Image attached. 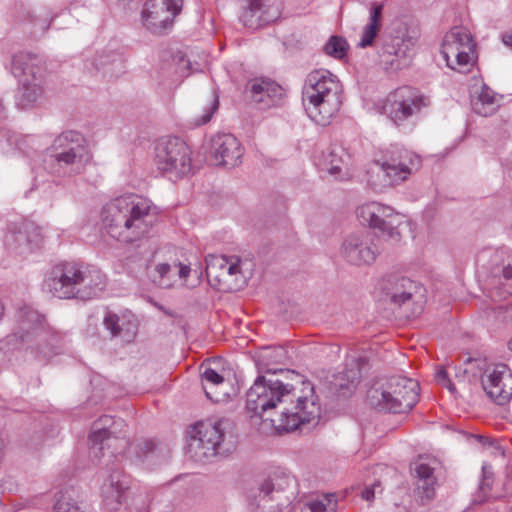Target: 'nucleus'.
I'll return each instance as SVG.
<instances>
[{"label": "nucleus", "instance_id": "nucleus-33", "mask_svg": "<svg viewBox=\"0 0 512 512\" xmlns=\"http://www.w3.org/2000/svg\"><path fill=\"white\" fill-rule=\"evenodd\" d=\"M218 108L219 95L217 94L216 91H213L210 94L209 98L207 99L206 103L202 107V115L194 119V124L196 126H201L208 123L211 120L213 114L218 110Z\"/></svg>", "mask_w": 512, "mask_h": 512}, {"label": "nucleus", "instance_id": "nucleus-28", "mask_svg": "<svg viewBox=\"0 0 512 512\" xmlns=\"http://www.w3.org/2000/svg\"><path fill=\"white\" fill-rule=\"evenodd\" d=\"M229 257L224 255L209 256L206 262V276L209 283L218 290L225 291L226 280V266Z\"/></svg>", "mask_w": 512, "mask_h": 512}, {"label": "nucleus", "instance_id": "nucleus-32", "mask_svg": "<svg viewBox=\"0 0 512 512\" xmlns=\"http://www.w3.org/2000/svg\"><path fill=\"white\" fill-rule=\"evenodd\" d=\"M242 261L237 256H230L226 266L225 291L241 289L246 284V277L241 269Z\"/></svg>", "mask_w": 512, "mask_h": 512}, {"label": "nucleus", "instance_id": "nucleus-14", "mask_svg": "<svg viewBox=\"0 0 512 512\" xmlns=\"http://www.w3.org/2000/svg\"><path fill=\"white\" fill-rule=\"evenodd\" d=\"M183 0H146L141 11L142 25L151 33L162 35L182 11Z\"/></svg>", "mask_w": 512, "mask_h": 512}, {"label": "nucleus", "instance_id": "nucleus-37", "mask_svg": "<svg viewBox=\"0 0 512 512\" xmlns=\"http://www.w3.org/2000/svg\"><path fill=\"white\" fill-rule=\"evenodd\" d=\"M55 512H86L79 503L72 498V496L68 493H62L61 496L57 499L55 506Z\"/></svg>", "mask_w": 512, "mask_h": 512}, {"label": "nucleus", "instance_id": "nucleus-44", "mask_svg": "<svg viewBox=\"0 0 512 512\" xmlns=\"http://www.w3.org/2000/svg\"><path fill=\"white\" fill-rule=\"evenodd\" d=\"M377 487H379V484H373L371 487H365L361 492L362 499L372 501L375 497V489Z\"/></svg>", "mask_w": 512, "mask_h": 512}, {"label": "nucleus", "instance_id": "nucleus-39", "mask_svg": "<svg viewBox=\"0 0 512 512\" xmlns=\"http://www.w3.org/2000/svg\"><path fill=\"white\" fill-rule=\"evenodd\" d=\"M343 376L347 379L349 384L352 386L357 385L361 379V372L357 362H353L351 367H348L344 372Z\"/></svg>", "mask_w": 512, "mask_h": 512}, {"label": "nucleus", "instance_id": "nucleus-40", "mask_svg": "<svg viewBox=\"0 0 512 512\" xmlns=\"http://www.w3.org/2000/svg\"><path fill=\"white\" fill-rule=\"evenodd\" d=\"M327 503H330V500L325 496L322 499L311 500L306 506L311 512H326Z\"/></svg>", "mask_w": 512, "mask_h": 512}, {"label": "nucleus", "instance_id": "nucleus-6", "mask_svg": "<svg viewBox=\"0 0 512 512\" xmlns=\"http://www.w3.org/2000/svg\"><path fill=\"white\" fill-rule=\"evenodd\" d=\"M418 382L393 376L376 382L368 391L369 404L378 411L401 414L410 411L419 397Z\"/></svg>", "mask_w": 512, "mask_h": 512}, {"label": "nucleus", "instance_id": "nucleus-22", "mask_svg": "<svg viewBox=\"0 0 512 512\" xmlns=\"http://www.w3.org/2000/svg\"><path fill=\"white\" fill-rule=\"evenodd\" d=\"M16 318L17 329L14 335L22 343L40 340L45 335L43 318L37 311L24 307L17 312Z\"/></svg>", "mask_w": 512, "mask_h": 512}, {"label": "nucleus", "instance_id": "nucleus-25", "mask_svg": "<svg viewBox=\"0 0 512 512\" xmlns=\"http://www.w3.org/2000/svg\"><path fill=\"white\" fill-rule=\"evenodd\" d=\"M103 324L111 333L112 337H121L124 341L130 342L137 333V322L133 315H117L107 312Z\"/></svg>", "mask_w": 512, "mask_h": 512}, {"label": "nucleus", "instance_id": "nucleus-48", "mask_svg": "<svg viewBox=\"0 0 512 512\" xmlns=\"http://www.w3.org/2000/svg\"><path fill=\"white\" fill-rule=\"evenodd\" d=\"M36 349L38 350V353L36 354V358L39 361L45 360L48 356L47 353L40 346H37Z\"/></svg>", "mask_w": 512, "mask_h": 512}, {"label": "nucleus", "instance_id": "nucleus-7", "mask_svg": "<svg viewBox=\"0 0 512 512\" xmlns=\"http://www.w3.org/2000/svg\"><path fill=\"white\" fill-rule=\"evenodd\" d=\"M89 441L90 455L94 459L101 461L106 454L109 458H122L130 444L127 437V424L121 418L101 416L93 423Z\"/></svg>", "mask_w": 512, "mask_h": 512}, {"label": "nucleus", "instance_id": "nucleus-47", "mask_svg": "<svg viewBox=\"0 0 512 512\" xmlns=\"http://www.w3.org/2000/svg\"><path fill=\"white\" fill-rule=\"evenodd\" d=\"M501 309H503V312H504V316L503 318L506 320V321H510L512 322V306H506V307H501Z\"/></svg>", "mask_w": 512, "mask_h": 512}, {"label": "nucleus", "instance_id": "nucleus-3", "mask_svg": "<svg viewBox=\"0 0 512 512\" xmlns=\"http://www.w3.org/2000/svg\"><path fill=\"white\" fill-rule=\"evenodd\" d=\"M45 284L60 299H91L106 286L98 268L78 262H62L52 267Z\"/></svg>", "mask_w": 512, "mask_h": 512}, {"label": "nucleus", "instance_id": "nucleus-9", "mask_svg": "<svg viewBox=\"0 0 512 512\" xmlns=\"http://www.w3.org/2000/svg\"><path fill=\"white\" fill-rule=\"evenodd\" d=\"M11 71L19 82L18 103L29 106L43 95V67L40 59L31 53L20 52L13 56Z\"/></svg>", "mask_w": 512, "mask_h": 512}, {"label": "nucleus", "instance_id": "nucleus-2", "mask_svg": "<svg viewBox=\"0 0 512 512\" xmlns=\"http://www.w3.org/2000/svg\"><path fill=\"white\" fill-rule=\"evenodd\" d=\"M120 195L102 209V224L111 238L124 244L146 238L158 221V208L147 198Z\"/></svg>", "mask_w": 512, "mask_h": 512}, {"label": "nucleus", "instance_id": "nucleus-42", "mask_svg": "<svg viewBox=\"0 0 512 512\" xmlns=\"http://www.w3.org/2000/svg\"><path fill=\"white\" fill-rule=\"evenodd\" d=\"M138 448L139 452H137V457L142 459L143 457L148 456L150 453H153L155 444L151 440H145L138 445Z\"/></svg>", "mask_w": 512, "mask_h": 512}, {"label": "nucleus", "instance_id": "nucleus-17", "mask_svg": "<svg viewBox=\"0 0 512 512\" xmlns=\"http://www.w3.org/2000/svg\"><path fill=\"white\" fill-rule=\"evenodd\" d=\"M384 174L386 185H396L405 181L420 166V158L414 153L399 149L391 152L383 160L376 161Z\"/></svg>", "mask_w": 512, "mask_h": 512}, {"label": "nucleus", "instance_id": "nucleus-18", "mask_svg": "<svg viewBox=\"0 0 512 512\" xmlns=\"http://www.w3.org/2000/svg\"><path fill=\"white\" fill-rule=\"evenodd\" d=\"M244 148L230 133H219L210 140L208 158L215 166L234 168L241 164Z\"/></svg>", "mask_w": 512, "mask_h": 512}, {"label": "nucleus", "instance_id": "nucleus-8", "mask_svg": "<svg viewBox=\"0 0 512 512\" xmlns=\"http://www.w3.org/2000/svg\"><path fill=\"white\" fill-rule=\"evenodd\" d=\"M231 423L227 419L206 420L195 424L189 431L187 453L202 462L220 452Z\"/></svg>", "mask_w": 512, "mask_h": 512}, {"label": "nucleus", "instance_id": "nucleus-27", "mask_svg": "<svg viewBox=\"0 0 512 512\" xmlns=\"http://www.w3.org/2000/svg\"><path fill=\"white\" fill-rule=\"evenodd\" d=\"M412 470L417 478V490L421 493V497L427 501L432 500L437 485L434 468L429 463L420 460L413 464Z\"/></svg>", "mask_w": 512, "mask_h": 512}, {"label": "nucleus", "instance_id": "nucleus-46", "mask_svg": "<svg viewBox=\"0 0 512 512\" xmlns=\"http://www.w3.org/2000/svg\"><path fill=\"white\" fill-rule=\"evenodd\" d=\"M502 41L507 47L512 48V31L503 34Z\"/></svg>", "mask_w": 512, "mask_h": 512}, {"label": "nucleus", "instance_id": "nucleus-20", "mask_svg": "<svg viewBox=\"0 0 512 512\" xmlns=\"http://www.w3.org/2000/svg\"><path fill=\"white\" fill-rule=\"evenodd\" d=\"M280 14L277 0H247L240 15V21L245 27L256 30L276 21Z\"/></svg>", "mask_w": 512, "mask_h": 512}, {"label": "nucleus", "instance_id": "nucleus-19", "mask_svg": "<svg viewBox=\"0 0 512 512\" xmlns=\"http://www.w3.org/2000/svg\"><path fill=\"white\" fill-rule=\"evenodd\" d=\"M481 382L484 391L495 403L504 405L512 398V372L506 364L488 367Z\"/></svg>", "mask_w": 512, "mask_h": 512}, {"label": "nucleus", "instance_id": "nucleus-45", "mask_svg": "<svg viewBox=\"0 0 512 512\" xmlns=\"http://www.w3.org/2000/svg\"><path fill=\"white\" fill-rule=\"evenodd\" d=\"M502 277L504 278L505 281H509L510 282L509 288L511 290H509V293L512 294V265L508 264V265L503 267V269H502Z\"/></svg>", "mask_w": 512, "mask_h": 512}, {"label": "nucleus", "instance_id": "nucleus-49", "mask_svg": "<svg viewBox=\"0 0 512 512\" xmlns=\"http://www.w3.org/2000/svg\"><path fill=\"white\" fill-rule=\"evenodd\" d=\"M508 347L512 351V338L508 342Z\"/></svg>", "mask_w": 512, "mask_h": 512}, {"label": "nucleus", "instance_id": "nucleus-26", "mask_svg": "<svg viewBox=\"0 0 512 512\" xmlns=\"http://www.w3.org/2000/svg\"><path fill=\"white\" fill-rule=\"evenodd\" d=\"M470 97L473 111L484 117L495 114L500 106L497 94L485 83L474 86Z\"/></svg>", "mask_w": 512, "mask_h": 512}, {"label": "nucleus", "instance_id": "nucleus-21", "mask_svg": "<svg viewBox=\"0 0 512 512\" xmlns=\"http://www.w3.org/2000/svg\"><path fill=\"white\" fill-rule=\"evenodd\" d=\"M351 164V154L340 144H332L316 157L317 167L339 180L349 177Z\"/></svg>", "mask_w": 512, "mask_h": 512}, {"label": "nucleus", "instance_id": "nucleus-23", "mask_svg": "<svg viewBox=\"0 0 512 512\" xmlns=\"http://www.w3.org/2000/svg\"><path fill=\"white\" fill-rule=\"evenodd\" d=\"M129 484V477L120 470H115L110 474L102 486L104 503L109 510H118L119 505L126 499Z\"/></svg>", "mask_w": 512, "mask_h": 512}, {"label": "nucleus", "instance_id": "nucleus-10", "mask_svg": "<svg viewBox=\"0 0 512 512\" xmlns=\"http://www.w3.org/2000/svg\"><path fill=\"white\" fill-rule=\"evenodd\" d=\"M155 162L158 169L172 177H182L193 169L192 151L179 137H164L155 145Z\"/></svg>", "mask_w": 512, "mask_h": 512}, {"label": "nucleus", "instance_id": "nucleus-31", "mask_svg": "<svg viewBox=\"0 0 512 512\" xmlns=\"http://www.w3.org/2000/svg\"><path fill=\"white\" fill-rule=\"evenodd\" d=\"M383 4L373 2L370 7L369 22L363 29V33L359 42V46L366 48L371 46L381 27V18L383 12Z\"/></svg>", "mask_w": 512, "mask_h": 512}, {"label": "nucleus", "instance_id": "nucleus-34", "mask_svg": "<svg viewBox=\"0 0 512 512\" xmlns=\"http://www.w3.org/2000/svg\"><path fill=\"white\" fill-rule=\"evenodd\" d=\"M347 49V41L340 36H331L324 47L326 54L336 59L344 58L346 56Z\"/></svg>", "mask_w": 512, "mask_h": 512}, {"label": "nucleus", "instance_id": "nucleus-43", "mask_svg": "<svg viewBox=\"0 0 512 512\" xmlns=\"http://www.w3.org/2000/svg\"><path fill=\"white\" fill-rule=\"evenodd\" d=\"M174 268H178V277L179 279H186L190 274V267L188 265H182L181 263H177L176 260L173 261Z\"/></svg>", "mask_w": 512, "mask_h": 512}, {"label": "nucleus", "instance_id": "nucleus-30", "mask_svg": "<svg viewBox=\"0 0 512 512\" xmlns=\"http://www.w3.org/2000/svg\"><path fill=\"white\" fill-rule=\"evenodd\" d=\"M19 245L37 246L42 239L41 229L31 221L23 220L11 228Z\"/></svg>", "mask_w": 512, "mask_h": 512}, {"label": "nucleus", "instance_id": "nucleus-35", "mask_svg": "<svg viewBox=\"0 0 512 512\" xmlns=\"http://www.w3.org/2000/svg\"><path fill=\"white\" fill-rule=\"evenodd\" d=\"M174 267L173 262H158L155 265L154 271L156 275L154 276V281L158 282V284L162 287L168 288L172 286L173 273L172 268Z\"/></svg>", "mask_w": 512, "mask_h": 512}, {"label": "nucleus", "instance_id": "nucleus-5", "mask_svg": "<svg viewBox=\"0 0 512 512\" xmlns=\"http://www.w3.org/2000/svg\"><path fill=\"white\" fill-rule=\"evenodd\" d=\"M48 158L46 163L51 173L72 177L83 173L93 162V153L82 133L68 130L53 140L48 148Z\"/></svg>", "mask_w": 512, "mask_h": 512}, {"label": "nucleus", "instance_id": "nucleus-16", "mask_svg": "<svg viewBox=\"0 0 512 512\" xmlns=\"http://www.w3.org/2000/svg\"><path fill=\"white\" fill-rule=\"evenodd\" d=\"M374 239V235L368 231L349 234L341 245V256L356 266L373 263L379 254Z\"/></svg>", "mask_w": 512, "mask_h": 512}, {"label": "nucleus", "instance_id": "nucleus-29", "mask_svg": "<svg viewBox=\"0 0 512 512\" xmlns=\"http://www.w3.org/2000/svg\"><path fill=\"white\" fill-rule=\"evenodd\" d=\"M201 379L204 392L210 400L220 402L227 396V392L221 390L225 379L215 369L205 367L201 373Z\"/></svg>", "mask_w": 512, "mask_h": 512}, {"label": "nucleus", "instance_id": "nucleus-24", "mask_svg": "<svg viewBox=\"0 0 512 512\" xmlns=\"http://www.w3.org/2000/svg\"><path fill=\"white\" fill-rule=\"evenodd\" d=\"M252 100L261 109L278 106L283 98V88L269 79H256L249 84Z\"/></svg>", "mask_w": 512, "mask_h": 512}, {"label": "nucleus", "instance_id": "nucleus-15", "mask_svg": "<svg viewBox=\"0 0 512 512\" xmlns=\"http://www.w3.org/2000/svg\"><path fill=\"white\" fill-rule=\"evenodd\" d=\"M429 105V97L405 86L389 94L384 109L392 121L398 124Z\"/></svg>", "mask_w": 512, "mask_h": 512}, {"label": "nucleus", "instance_id": "nucleus-38", "mask_svg": "<svg viewBox=\"0 0 512 512\" xmlns=\"http://www.w3.org/2000/svg\"><path fill=\"white\" fill-rule=\"evenodd\" d=\"M285 358V350L281 347H266L259 355V361L264 366H268L270 363H281Z\"/></svg>", "mask_w": 512, "mask_h": 512}, {"label": "nucleus", "instance_id": "nucleus-1", "mask_svg": "<svg viewBox=\"0 0 512 512\" xmlns=\"http://www.w3.org/2000/svg\"><path fill=\"white\" fill-rule=\"evenodd\" d=\"M246 407L261 418L271 410H278L277 428L287 432L318 419L321 411L311 382L301 381L291 385L264 376H258L248 390Z\"/></svg>", "mask_w": 512, "mask_h": 512}, {"label": "nucleus", "instance_id": "nucleus-11", "mask_svg": "<svg viewBox=\"0 0 512 512\" xmlns=\"http://www.w3.org/2000/svg\"><path fill=\"white\" fill-rule=\"evenodd\" d=\"M441 54L449 68L464 73L475 61V43L470 32L453 27L443 38Z\"/></svg>", "mask_w": 512, "mask_h": 512}, {"label": "nucleus", "instance_id": "nucleus-41", "mask_svg": "<svg viewBox=\"0 0 512 512\" xmlns=\"http://www.w3.org/2000/svg\"><path fill=\"white\" fill-rule=\"evenodd\" d=\"M435 378H436V381L445 386L446 388L449 389V391H451L452 393L455 391V386L454 384L450 381V379L448 378V373L446 371L445 368H441L439 369L437 372H436V375H435Z\"/></svg>", "mask_w": 512, "mask_h": 512}, {"label": "nucleus", "instance_id": "nucleus-36", "mask_svg": "<svg viewBox=\"0 0 512 512\" xmlns=\"http://www.w3.org/2000/svg\"><path fill=\"white\" fill-rule=\"evenodd\" d=\"M292 479L288 476L276 477L266 480L260 486V494L264 496H270L274 492L284 490L285 486H289Z\"/></svg>", "mask_w": 512, "mask_h": 512}, {"label": "nucleus", "instance_id": "nucleus-4", "mask_svg": "<svg viewBox=\"0 0 512 512\" xmlns=\"http://www.w3.org/2000/svg\"><path fill=\"white\" fill-rule=\"evenodd\" d=\"M341 87L336 76L327 70L311 72L303 87L302 99L309 117L326 125L341 106Z\"/></svg>", "mask_w": 512, "mask_h": 512}, {"label": "nucleus", "instance_id": "nucleus-13", "mask_svg": "<svg viewBox=\"0 0 512 512\" xmlns=\"http://www.w3.org/2000/svg\"><path fill=\"white\" fill-rule=\"evenodd\" d=\"M384 300L392 304L402 306L413 302L418 304L414 314L422 310L423 291L421 284L400 274H391L385 276L379 283Z\"/></svg>", "mask_w": 512, "mask_h": 512}, {"label": "nucleus", "instance_id": "nucleus-12", "mask_svg": "<svg viewBox=\"0 0 512 512\" xmlns=\"http://www.w3.org/2000/svg\"><path fill=\"white\" fill-rule=\"evenodd\" d=\"M356 215L361 224L377 229L394 242L401 241V227L407 222L390 206L378 202L366 203L357 208Z\"/></svg>", "mask_w": 512, "mask_h": 512}]
</instances>
